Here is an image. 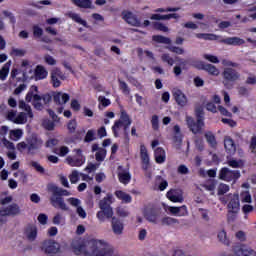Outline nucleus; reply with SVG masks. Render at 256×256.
Instances as JSON below:
<instances>
[{
  "label": "nucleus",
  "instance_id": "2f4dec72",
  "mask_svg": "<svg viewBox=\"0 0 256 256\" xmlns=\"http://www.w3.org/2000/svg\"><path fill=\"white\" fill-rule=\"evenodd\" d=\"M227 164L229 167H232V169H243V167H245V162H243L241 159H230L227 161Z\"/></svg>",
  "mask_w": 256,
  "mask_h": 256
},
{
  "label": "nucleus",
  "instance_id": "de8ad7c7",
  "mask_svg": "<svg viewBox=\"0 0 256 256\" xmlns=\"http://www.w3.org/2000/svg\"><path fill=\"white\" fill-rule=\"evenodd\" d=\"M225 193H229V185L220 183L218 186V195H225Z\"/></svg>",
  "mask_w": 256,
  "mask_h": 256
},
{
  "label": "nucleus",
  "instance_id": "a878e982",
  "mask_svg": "<svg viewBox=\"0 0 256 256\" xmlns=\"http://www.w3.org/2000/svg\"><path fill=\"white\" fill-rule=\"evenodd\" d=\"M115 197L119 199V201H122V203H131L133 201V197H131L129 194L125 193L122 190H116L114 192Z\"/></svg>",
  "mask_w": 256,
  "mask_h": 256
},
{
  "label": "nucleus",
  "instance_id": "f03ea898",
  "mask_svg": "<svg viewBox=\"0 0 256 256\" xmlns=\"http://www.w3.org/2000/svg\"><path fill=\"white\" fill-rule=\"evenodd\" d=\"M113 194L108 193L106 197H104L102 200L99 201V209L100 211L97 212L96 217L99 221L102 223L105 221V219H112V230L115 235H123V229H125V226L123 225V222L119 220L117 217H113Z\"/></svg>",
  "mask_w": 256,
  "mask_h": 256
},
{
  "label": "nucleus",
  "instance_id": "cd10ccee",
  "mask_svg": "<svg viewBox=\"0 0 256 256\" xmlns=\"http://www.w3.org/2000/svg\"><path fill=\"white\" fill-rule=\"evenodd\" d=\"M144 217L150 223H157V219L159 217V214H157V210L150 209V210L145 212Z\"/></svg>",
  "mask_w": 256,
  "mask_h": 256
},
{
  "label": "nucleus",
  "instance_id": "e2e57ef3",
  "mask_svg": "<svg viewBox=\"0 0 256 256\" xmlns=\"http://www.w3.org/2000/svg\"><path fill=\"white\" fill-rule=\"evenodd\" d=\"M49 220V216L46 214H39L38 221L41 225H47V221Z\"/></svg>",
  "mask_w": 256,
  "mask_h": 256
},
{
  "label": "nucleus",
  "instance_id": "5701e85b",
  "mask_svg": "<svg viewBox=\"0 0 256 256\" xmlns=\"http://www.w3.org/2000/svg\"><path fill=\"white\" fill-rule=\"evenodd\" d=\"M154 157H155V161H156V163H158V165L165 163V161L167 159V154L165 153V149H163L162 147L156 148L154 150Z\"/></svg>",
  "mask_w": 256,
  "mask_h": 256
},
{
  "label": "nucleus",
  "instance_id": "a19ab883",
  "mask_svg": "<svg viewBox=\"0 0 256 256\" xmlns=\"http://www.w3.org/2000/svg\"><path fill=\"white\" fill-rule=\"evenodd\" d=\"M153 27L156 31H162L163 33H167V31H169V27L165 26V24L161 22H154Z\"/></svg>",
  "mask_w": 256,
  "mask_h": 256
},
{
  "label": "nucleus",
  "instance_id": "0e129e2a",
  "mask_svg": "<svg viewBox=\"0 0 256 256\" xmlns=\"http://www.w3.org/2000/svg\"><path fill=\"white\" fill-rule=\"evenodd\" d=\"M207 111H210L211 113H217V106L213 102H208L206 104Z\"/></svg>",
  "mask_w": 256,
  "mask_h": 256
},
{
  "label": "nucleus",
  "instance_id": "0eeeda50",
  "mask_svg": "<svg viewBox=\"0 0 256 256\" xmlns=\"http://www.w3.org/2000/svg\"><path fill=\"white\" fill-rule=\"evenodd\" d=\"M241 178V172L239 170H231L227 167H223L219 171V179L226 181L227 183H236Z\"/></svg>",
  "mask_w": 256,
  "mask_h": 256
},
{
  "label": "nucleus",
  "instance_id": "c03bdc74",
  "mask_svg": "<svg viewBox=\"0 0 256 256\" xmlns=\"http://www.w3.org/2000/svg\"><path fill=\"white\" fill-rule=\"evenodd\" d=\"M27 51L25 49L13 48L11 51V55L14 57H25Z\"/></svg>",
  "mask_w": 256,
  "mask_h": 256
},
{
  "label": "nucleus",
  "instance_id": "aec40b11",
  "mask_svg": "<svg viewBox=\"0 0 256 256\" xmlns=\"http://www.w3.org/2000/svg\"><path fill=\"white\" fill-rule=\"evenodd\" d=\"M233 251L241 253L242 256H256V251L246 245H240L239 247L235 246Z\"/></svg>",
  "mask_w": 256,
  "mask_h": 256
},
{
  "label": "nucleus",
  "instance_id": "6e6d98bb",
  "mask_svg": "<svg viewBox=\"0 0 256 256\" xmlns=\"http://www.w3.org/2000/svg\"><path fill=\"white\" fill-rule=\"evenodd\" d=\"M70 107L75 112L81 111V104L79 103V100H77V99H72Z\"/></svg>",
  "mask_w": 256,
  "mask_h": 256
},
{
  "label": "nucleus",
  "instance_id": "4d7b16f0",
  "mask_svg": "<svg viewBox=\"0 0 256 256\" xmlns=\"http://www.w3.org/2000/svg\"><path fill=\"white\" fill-rule=\"evenodd\" d=\"M70 183L75 184L79 181V172L77 170L72 171L69 176Z\"/></svg>",
  "mask_w": 256,
  "mask_h": 256
},
{
  "label": "nucleus",
  "instance_id": "052dcab7",
  "mask_svg": "<svg viewBox=\"0 0 256 256\" xmlns=\"http://www.w3.org/2000/svg\"><path fill=\"white\" fill-rule=\"evenodd\" d=\"M3 15L10 19V23H12V25H15V23H17V19L13 16V13H11L7 10H4Z\"/></svg>",
  "mask_w": 256,
  "mask_h": 256
},
{
  "label": "nucleus",
  "instance_id": "8fccbe9b",
  "mask_svg": "<svg viewBox=\"0 0 256 256\" xmlns=\"http://www.w3.org/2000/svg\"><path fill=\"white\" fill-rule=\"evenodd\" d=\"M242 203H251V193L244 191L240 194Z\"/></svg>",
  "mask_w": 256,
  "mask_h": 256
},
{
  "label": "nucleus",
  "instance_id": "bb28decb",
  "mask_svg": "<svg viewBox=\"0 0 256 256\" xmlns=\"http://www.w3.org/2000/svg\"><path fill=\"white\" fill-rule=\"evenodd\" d=\"M118 180L122 185H129L131 183V173L129 171L118 172Z\"/></svg>",
  "mask_w": 256,
  "mask_h": 256
},
{
  "label": "nucleus",
  "instance_id": "a211bd4d",
  "mask_svg": "<svg viewBox=\"0 0 256 256\" xmlns=\"http://www.w3.org/2000/svg\"><path fill=\"white\" fill-rule=\"evenodd\" d=\"M224 148L228 155H235L237 152V146L235 145V141L232 140L231 136H226L224 138Z\"/></svg>",
  "mask_w": 256,
  "mask_h": 256
},
{
  "label": "nucleus",
  "instance_id": "13d9d810",
  "mask_svg": "<svg viewBox=\"0 0 256 256\" xmlns=\"http://www.w3.org/2000/svg\"><path fill=\"white\" fill-rule=\"evenodd\" d=\"M204 59H206V61H209L210 63H219V58L215 55L204 54Z\"/></svg>",
  "mask_w": 256,
  "mask_h": 256
},
{
  "label": "nucleus",
  "instance_id": "774afa93",
  "mask_svg": "<svg viewBox=\"0 0 256 256\" xmlns=\"http://www.w3.org/2000/svg\"><path fill=\"white\" fill-rule=\"evenodd\" d=\"M236 239H238V241H246L247 235L242 230H240L236 232Z\"/></svg>",
  "mask_w": 256,
  "mask_h": 256
},
{
  "label": "nucleus",
  "instance_id": "9b49d317",
  "mask_svg": "<svg viewBox=\"0 0 256 256\" xmlns=\"http://www.w3.org/2000/svg\"><path fill=\"white\" fill-rule=\"evenodd\" d=\"M20 211L19 205L17 204H11L0 210V225H2V223H7V216L19 215Z\"/></svg>",
  "mask_w": 256,
  "mask_h": 256
},
{
  "label": "nucleus",
  "instance_id": "6ab92c4d",
  "mask_svg": "<svg viewBox=\"0 0 256 256\" xmlns=\"http://www.w3.org/2000/svg\"><path fill=\"white\" fill-rule=\"evenodd\" d=\"M173 97L177 105H179L180 107H185L187 105V96L183 93V91L179 89L174 90Z\"/></svg>",
  "mask_w": 256,
  "mask_h": 256
},
{
  "label": "nucleus",
  "instance_id": "58836bf2",
  "mask_svg": "<svg viewBox=\"0 0 256 256\" xmlns=\"http://www.w3.org/2000/svg\"><path fill=\"white\" fill-rule=\"evenodd\" d=\"M105 157H107V150L104 148H100L95 154V159L98 162L105 161Z\"/></svg>",
  "mask_w": 256,
  "mask_h": 256
},
{
  "label": "nucleus",
  "instance_id": "49530a36",
  "mask_svg": "<svg viewBox=\"0 0 256 256\" xmlns=\"http://www.w3.org/2000/svg\"><path fill=\"white\" fill-rule=\"evenodd\" d=\"M67 129L69 133H75L77 131V120L72 119L67 124Z\"/></svg>",
  "mask_w": 256,
  "mask_h": 256
},
{
  "label": "nucleus",
  "instance_id": "4468645a",
  "mask_svg": "<svg viewBox=\"0 0 256 256\" xmlns=\"http://www.w3.org/2000/svg\"><path fill=\"white\" fill-rule=\"evenodd\" d=\"M140 159L143 171H148L149 167H151V163L149 158V152L147 151V147H145V144L140 145Z\"/></svg>",
  "mask_w": 256,
  "mask_h": 256
},
{
  "label": "nucleus",
  "instance_id": "ddd939ff",
  "mask_svg": "<svg viewBox=\"0 0 256 256\" xmlns=\"http://www.w3.org/2000/svg\"><path fill=\"white\" fill-rule=\"evenodd\" d=\"M166 197L172 203H183L185 200L183 198V191L181 189H170L166 193Z\"/></svg>",
  "mask_w": 256,
  "mask_h": 256
},
{
  "label": "nucleus",
  "instance_id": "1a4fd4ad",
  "mask_svg": "<svg viewBox=\"0 0 256 256\" xmlns=\"http://www.w3.org/2000/svg\"><path fill=\"white\" fill-rule=\"evenodd\" d=\"M222 77L224 79V87H227V89H229L230 83H235V81H238V79L241 77V74H239V72H237V70L233 68H225L222 72Z\"/></svg>",
  "mask_w": 256,
  "mask_h": 256
},
{
  "label": "nucleus",
  "instance_id": "423d86ee",
  "mask_svg": "<svg viewBox=\"0 0 256 256\" xmlns=\"http://www.w3.org/2000/svg\"><path fill=\"white\" fill-rule=\"evenodd\" d=\"M44 142L41 136L33 133L30 136L26 137V140L17 144V149L19 151L27 149L29 155H35L37 151H41L43 148Z\"/></svg>",
  "mask_w": 256,
  "mask_h": 256
},
{
  "label": "nucleus",
  "instance_id": "4be33fe9",
  "mask_svg": "<svg viewBox=\"0 0 256 256\" xmlns=\"http://www.w3.org/2000/svg\"><path fill=\"white\" fill-rule=\"evenodd\" d=\"M167 211H169L171 215H176L178 217H185V215H187V206L185 205L181 207L168 206Z\"/></svg>",
  "mask_w": 256,
  "mask_h": 256
},
{
  "label": "nucleus",
  "instance_id": "79ce46f5",
  "mask_svg": "<svg viewBox=\"0 0 256 256\" xmlns=\"http://www.w3.org/2000/svg\"><path fill=\"white\" fill-rule=\"evenodd\" d=\"M91 141H95V130H88L84 137V143H91Z\"/></svg>",
  "mask_w": 256,
  "mask_h": 256
},
{
  "label": "nucleus",
  "instance_id": "7c9ffc66",
  "mask_svg": "<svg viewBox=\"0 0 256 256\" xmlns=\"http://www.w3.org/2000/svg\"><path fill=\"white\" fill-rule=\"evenodd\" d=\"M204 137L207 141V143L210 145V147L214 148L217 147V138H215V134L213 132L208 131L204 134Z\"/></svg>",
  "mask_w": 256,
  "mask_h": 256
},
{
  "label": "nucleus",
  "instance_id": "864d4df0",
  "mask_svg": "<svg viewBox=\"0 0 256 256\" xmlns=\"http://www.w3.org/2000/svg\"><path fill=\"white\" fill-rule=\"evenodd\" d=\"M58 143H59V140H57L56 138H51L46 141L45 147L46 149H51V147L57 146Z\"/></svg>",
  "mask_w": 256,
  "mask_h": 256
},
{
  "label": "nucleus",
  "instance_id": "2eb2a0df",
  "mask_svg": "<svg viewBox=\"0 0 256 256\" xmlns=\"http://www.w3.org/2000/svg\"><path fill=\"white\" fill-rule=\"evenodd\" d=\"M228 213H239V194H229Z\"/></svg>",
  "mask_w": 256,
  "mask_h": 256
},
{
  "label": "nucleus",
  "instance_id": "37998d69",
  "mask_svg": "<svg viewBox=\"0 0 256 256\" xmlns=\"http://www.w3.org/2000/svg\"><path fill=\"white\" fill-rule=\"evenodd\" d=\"M10 137L11 139H14L15 141H17L20 137H23V130L21 129L11 130Z\"/></svg>",
  "mask_w": 256,
  "mask_h": 256
},
{
  "label": "nucleus",
  "instance_id": "ea45409f",
  "mask_svg": "<svg viewBox=\"0 0 256 256\" xmlns=\"http://www.w3.org/2000/svg\"><path fill=\"white\" fill-rule=\"evenodd\" d=\"M218 239L220 243H223L224 245L229 246L231 241H229V238H227V232L225 230H222L218 233Z\"/></svg>",
  "mask_w": 256,
  "mask_h": 256
},
{
  "label": "nucleus",
  "instance_id": "20e7f679",
  "mask_svg": "<svg viewBox=\"0 0 256 256\" xmlns=\"http://www.w3.org/2000/svg\"><path fill=\"white\" fill-rule=\"evenodd\" d=\"M132 123L133 120H131V117L127 111L122 110L120 113V118L116 120L112 126V133L116 138L119 137V129L123 127L124 145H129L131 141V138L129 137V127H131Z\"/></svg>",
  "mask_w": 256,
  "mask_h": 256
},
{
  "label": "nucleus",
  "instance_id": "bf43d9fd",
  "mask_svg": "<svg viewBox=\"0 0 256 256\" xmlns=\"http://www.w3.org/2000/svg\"><path fill=\"white\" fill-rule=\"evenodd\" d=\"M6 118L8 121L15 123V119H17V112L13 110L8 111Z\"/></svg>",
  "mask_w": 256,
  "mask_h": 256
},
{
  "label": "nucleus",
  "instance_id": "b1692460",
  "mask_svg": "<svg viewBox=\"0 0 256 256\" xmlns=\"http://www.w3.org/2000/svg\"><path fill=\"white\" fill-rule=\"evenodd\" d=\"M28 241H35L37 239V226L29 224L24 231Z\"/></svg>",
  "mask_w": 256,
  "mask_h": 256
},
{
  "label": "nucleus",
  "instance_id": "69168bd1",
  "mask_svg": "<svg viewBox=\"0 0 256 256\" xmlns=\"http://www.w3.org/2000/svg\"><path fill=\"white\" fill-rule=\"evenodd\" d=\"M31 165L34 167V169H36L38 173H45V168H43V166H41V164L38 162H32Z\"/></svg>",
  "mask_w": 256,
  "mask_h": 256
},
{
  "label": "nucleus",
  "instance_id": "680f3d73",
  "mask_svg": "<svg viewBox=\"0 0 256 256\" xmlns=\"http://www.w3.org/2000/svg\"><path fill=\"white\" fill-rule=\"evenodd\" d=\"M98 101H100L101 105L104 107H109V105H111V100H109L105 96H99Z\"/></svg>",
  "mask_w": 256,
  "mask_h": 256
},
{
  "label": "nucleus",
  "instance_id": "6e6552de",
  "mask_svg": "<svg viewBox=\"0 0 256 256\" xmlns=\"http://www.w3.org/2000/svg\"><path fill=\"white\" fill-rule=\"evenodd\" d=\"M186 125L194 135H199V133H202L203 127H205V121L201 119L195 120V118L191 116H186Z\"/></svg>",
  "mask_w": 256,
  "mask_h": 256
},
{
  "label": "nucleus",
  "instance_id": "603ef678",
  "mask_svg": "<svg viewBox=\"0 0 256 256\" xmlns=\"http://www.w3.org/2000/svg\"><path fill=\"white\" fill-rule=\"evenodd\" d=\"M152 129L154 131H159V116L153 115L151 119Z\"/></svg>",
  "mask_w": 256,
  "mask_h": 256
},
{
  "label": "nucleus",
  "instance_id": "393cba45",
  "mask_svg": "<svg viewBox=\"0 0 256 256\" xmlns=\"http://www.w3.org/2000/svg\"><path fill=\"white\" fill-rule=\"evenodd\" d=\"M72 3L80 9H95L92 0H72Z\"/></svg>",
  "mask_w": 256,
  "mask_h": 256
},
{
  "label": "nucleus",
  "instance_id": "412c9836",
  "mask_svg": "<svg viewBox=\"0 0 256 256\" xmlns=\"http://www.w3.org/2000/svg\"><path fill=\"white\" fill-rule=\"evenodd\" d=\"M47 75H49V72L47 69H45V66L43 65H37L34 70V77L36 81H42L43 79H47Z\"/></svg>",
  "mask_w": 256,
  "mask_h": 256
},
{
  "label": "nucleus",
  "instance_id": "f257e3e1",
  "mask_svg": "<svg viewBox=\"0 0 256 256\" xmlns=\"http://www.w3.org/2000/svg\"><path fill=\"white\" fill-rule=\"evenodd\" d=\"M35 93H39V88L33 85L30 87L25 99L27 103H31V101H33L32 105L34 109H36V111H43V104L41 103V101H43L44 105H49L50 102L53 101L55 105L62 106L65 105L69 101V99H71V96H69V94L63 92H53V95L46 93L42 96Z\"/></svg>",
  "mask_w": 256,
  "mask_h": 256
},
{
  "label": "nucleus",
  "instance_id": "9d476101",
  "mask_svg": "<svg viewBox=\"0 0 256 256\" xmlns=\"http://www.w3.org/2000/svg\"><path fill=\"white\" fill-rule=\"evenodd\" d=\"M74 156H68L66 158V162L70 167H81L85 163V156H83V150L81 149H74Z\"/></svg>",
  "mask_w": 256,
  "mask_h": 256
},
{
  "label": "nucleus",
  "instance_id": "dca6fc26",
  "mask_svg": "<svg viewBox=\"0 0 256 256\" xmlns=\"http://www.w3.org/2000/svg\"><path fill=\"white\" fill-rule=\"evenodd\" d=\"M122 19H124L128 25H132L133 27H141V21L137 19V16L133 15V12L123 11Z\"/></svg>",
  "mask_w": 256,
  "mask_h": 256
},
{
  "label": "nucleus",
  "instance_id": "c85d7f7f",
  "mask_svg": "<svg viewBox=\"0 0 256 256\" xmlns=\"http://www.w3.org/2000/svg\"><path fill=\"white\" fill-rule=\"evenodd\" d=\"M18 107L19 109H22V111H26V113H28L29 119H33V117H35V115L33 114V109H31V106L25 103V101L20 100L18 103Z\"/></svg>",
  "mask_w": 256,
  "mask_h": 256
},
{
  "label": "nucleus",
  "instance_id": "c756f323",
  "mask_svg": "<svg viewBox=\"0 0 256 256\" xmlns=\"http://www.w3.org/2000/svg\"><path fill=\"white\" fill-rule=\"evenodd\" d=\"M69 17L75 23H78L79 25L84 26L86 29H89V24H87V21L83 20L79 14H77V13H70Z\"/></svg>",
  "mask_w": 256,
  "mask_h": 256
},
{
  "label": "nucleus",
  "instance_id": "f8f14e48",
  "mask_svg": "<svg viewBox=\"0 0 256 256\" xmlns=\"http://www.w3.org/2000/svg\"><path fill=\"white\" fill-rule=\"evenodd\" d=\"M61 81H65V74L60 68H54L50 72V83L54 89L61 87Z\"/></svg>",
  "mask_w": 256,
  "mask_h": 256
},
{
  "label": "nucleus",
  "instance_id": "473e14b6",
  "mask_svg": "<svg viewBox=\"0 0 256 256\" xmlns=\"http://www.w3.org/2000/svg\"><path fill=\"white\" fill-rule=\"evenodd\" d=\"M27 117H29L28 112H20L15 119V124L16 125H25L27 123Z\"/></svg>",
  "mask_w": 256,
  "mask_h": 256
},
{
  "label": "nucleus",
  "instance_id": "5fc2aeb1",
  "mask_svg": "<svg viewBox=\"0 0 256 256\" xmlns=\"http://www.w3.org/2000/svg\"><path fill=\"white\" fill-rule=\"evenodd\" d=\"M161 59L164 63H168L170 66L175 64V60L169 54H163Z\"/></svg>",
  "mask_w": 256,
  "mask_h": 256
},
{
  "label": "nucleus",
  "instance_id": "f3484780",
  "mask_svg": "<svg viewBox=\"0 0 256 256\" xmlns=\"http://www.w3.org/2000/svg\"><path fill=\"white\" fill-rule=\"evenodd\" d=\"M67 201L68 203H70V205H72V207H77L76 213L79 215V217H81V219H85L87 217V212H85V209L79 206L81 205V200H79L78 198L71 197L68 198Z\"/></svg>",
  "mask_w": 256,
  "mask_h": 256
},
{
  "label": "nucleus",
  "instance_id": "7ed1b4c3",
  "mask_svg": "<svg viewBox=\"0 0 256 256\" xmlns=\"http://www.w3.org/2000/svg\"><path fill=\"white\" fill-rule=\"evenodd\" d=\"M47 191L50 193L49 201L52 207H59L62 211H69V206L65 203V198L71 195V192L65 190L56 184H48Z\"/></svg>",
  "mask_w": 256,
  "mask_h": 256
},
{
  "label": "nucleus",
  "instance_id": "f704fd0d",
  "mask_svg": "<svg viewBox=\"0 0 256 256\" xmlns=\"http://www.w3.org/2000/svg\"><path fill=\"white\" fill-rule=\"evenodd\" d=\"M119 89L122 91L123 95H131V88L127 85V82L118 79Z\"/></svg>",
  "mask_w": 256,
  "mask_h": 256
},
{
  "label": "nucleus",
  "instance_id": "e433bc0d",
  "mask_svg": "<svg viewBox=\"0 0 256 256\" xmlns=\"http://www.w3.org/2000/svg\"><path fill=\"white\" fill-rule=\"evenodd\" d=\"M9 67H11V64L6 63L0 70V80L5 81L9 75Z\"/></svg>",
  "mask_w": 256,
  "mask_h": 256
},
{
  "label": "nucleus",
  "instance_id": "338daca9",
  "mask_svg": "<svg viewBox=\"0 0 256 256\" xmlns=\"http://www.w3.org/2000/svg\"><path fill=\"white\" fill-rule=\"evenodd\" d=\"M215 187H217V181L212 180L211 182H209L208 184L205 185V189L207 191H213L215 189Z\"/></svg>",
  "mask_w": 256,
  "mask_h": 256
},
{
  "label": "nucleus",
  "instance_id": "09e8293b",
  "mask_svg": "<svg viewBox=\"0 0 256 256\" xmlns=\"http://www.w3.org/2000/svg\"><path fill=\"white\" fill-rule=\"evenodd\" d=\"M162 225H175V223H178V220L169 216H166L162 218Z\"/></svg>",
  "mask_w": 256,
  "mask_h": 256
},
{
  "label": "nucleus",
  "instance_id": "39448f33",
  "mask_svg": "<svg viewBox=\"0 0 256 256\" xmlns=\"http://www.w3.org/2000/svg\"><path fill=\"white\" fill-rule=\"evenodd\" d=\"M195 37L197 39H203L204 41H218V43H223L224 45H232L233 47H241V45H245L243 38H239L237 36L223 38L221 35L212 33H196Z\"/></svg>",
  "mask_w": 256,
  "mask_h": 256
},
{
  "label": "nucleus",
  "instance_id": "3c124183",
  "mask_svg": "<svg viewBox=\"0 0 256 256\" xmlns=\"http://www.w3.org/2000/svg\"><path fill=\"white\" fill-rule=\"evenodd\" d=\"M44 61L46 63V65H57V60H55V58H53V56L49 55V54H45L44 55Z\"/></svg>",
  "mask_w": 256,
  "mask_h": 256
},
{
  "label": "nucleus",
  "instance_id": "c9c22d12",
  "mask_svg": "<svg viewBox=\"0 0 256 256\" xmlns=\"http://www.w3.org/2000/svg\"><path fill=\"white\" fill-rule=\"evenodd\" d=\"M32 33L34 39H41L43 37V28H41L39 25L32 26Z\"/></svg>",
  "mask_w": 256,
  "mask_h": 256
},
{
  "label": "nucleus",
  "instance_id": "4c0bfd02",
  "mask_svg": "<svg viewBox=\"0 0 256 256\" xmlns=\"http://www.w3.org/2000/svg\"><path fill=\"white\" fill-rule=\"evenodd\" d=\"M205 71L206 73H209V75H212L213 77L219 76V70L213 64H207Z\"/></svg>",
  "mask_w": 256,
  "mask_h": 256
},
{
  "label": "nucleus",
  "instance_id": "72a5a7b5",
  "mask_svg": "<svg viewBox=\"0 0 256 256\" xmlns=\"http://www.w3.org/2000/svg\"><path fill=\"white\" fill-rule=\"evenodd\" d=\"M152 41H155L156 43H162L164 45H171V38H167L163 35L152 36Z\"/></svg>",
  "mask_w": 256,
  "mask_h": 256
},
{
  "label": "nucleus",
  "instance_id": "a18cd8bd",
  "mask_svg": "<svg viewBox=\"0 0 256 256\" xmlns=\"http://www.w3.org/2000/svg\"><path fill=\"white\" fill-rule=\"evenodd\" d=\"M157 179L161 181L158 185V191H165V189L169 187V182H167V180L163 179L161 176H157Z\"/></svg>",
  "mask_w": 256,
  "mask_h": 256
}]
</instances>
